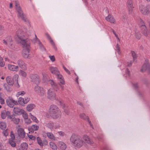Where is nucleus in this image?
Instances as JSON below:
<instances>
[{"label": "nucleus", "mask_w": 150, "mask_h": 150, "mask_svg": "<svg viewBox=\"0 0 150 150\" xmlns=\"http://www.w3.org/2000/svg\"><path fill=\"white\" fill-rule=\"evenodd\" d=\"M16 35L19 39V42L23 46L25 49H24L22 52V55L23 56L29 55V53L30 51V45L29 42H27L26 40H23L22 38L23 35V32L21 29H19L16 32Z\"/></svg>", "instance_id": "1"}, {"label": "nucleus", "mask_w": 150, "mask_h": 150, "mask_svg": "<svg viewBox=\"0 0 150 150\" xmlns=\"http://www.w3.org/2000/svg\"><path fill=\"white\" fill-rule=\"evenodd\" d=\"M47 83L51 85L52 88L49 89L47 92V97L48 98L51 100H54L56 99V94L54 92V89L56 91H58L59 87L57 86V84L51 80H48L47 81Z\"/></svg>", "instance_id": "2"}, {"label": "nucleus", "mask_w": 150, "mask_h": 150, "mask_svg": "<svg viewBox=\"0 0 150 150\" xmlns=\"http://www.w3.org/2000/svg\"><path fill=\"white\" fill-rule=\"evenodd\" d=\"M70 141L71 144L77 148H80L85 144V142L80 136L73 134L71 136Z\"/></svg>", "instance_id": "3"}, {"label": "nucleus", "mask_w": 150, "mask_h": 150, "mask_svg": "<svg viewBox=\"0 0 150 150\" xmlns=\"http://www.w3.org/2000/svg\"><path fill=\"white\" fill-rule=\"evenodd\" d=\"M49 112L50 116L53 119H59L61 117L62 112L59 108L55 105H50Z\"/></svg>", "instance_id": "4"}, {"label": "nucleus", "mask_w": 150, "mask_h": 150, "mask_svg": "<svg viewBox=\"0 0 150 150\" xmlns=\"http://www.w3.org/2000/svg\"><path fill=\"white\" fill-rule=\"evenodd\" d=\"M18 77L19 76L17 74H15L13 78L10 76H8L6 78V82L9 85H13L14 82H16L15 84V86L16 88H18L20 87L18 82Z\"/></svg>", "instance_id": "5"}, {"label": "nucleus", "mask_w": 150, "mask_h": 150, "mask_svg": "<svg viewBox=\"0 0 150 150\" xmlns=\"http://www.w3.org/2000/svg\"><path fill=\"white\" fill-rule=\"evenodd\" d=\"M50 69L52 73L54 74L57 76V79L61 83L62 85L65 84V82L63 77L60 74L59 71L56 67H50Z\"/></svg>", "instance_id": "6"}, {"label": "nucleus", "mask_w": 150, "mask_h": 150, "mask_svg": "<svg viewBox=\"0 0 150 150\" xmlns=\"http://www.w3.org/2000/svg\"><path fill=\"white\" fill-rule=\"evenodd\" d=\"M18 13L17 16L19 18H21L24 22H27L28 24V25L30 26V24L29 21L27 19L26 16L24 14L23 11L21 8L16 9Z\"/></svg>", "instance_id": "7"}, {"label": "nucleus", "mask_w": 150, "mask_h": 150, "mask_svg": "<svg viewBox=\"0 0 150 150\" xmlns=\"http://www.w3.org/2000/svg\"><path fill=\"white\" fill-rule=\"evenodd\" d=\"M34 90L36 93L40 96H43L45 94V90L42 87L37 85L35 87Z\"/></svg>", "instance_id": "8"}, {"label": "nucleus", "mask_w": 150, "mask_h": 150, "mask_svg": "<svg viewBox=\"0 0 150 150\" xmlns=\"http://www.w3.org/2000/svg\"><path fill=\"white\" fill-rule=\"evenodd\" d=\"M45 127L50 129L51 131L53 130L54 129H56L59 128L60 126L58 124H54L52 122H48L45 123Z\"/></svg>", "instance_id": "9"}, {"label": "nucleus", "mask_w": 150, "mask_h": 150, "mask_svg": "<svg viewBox=\"0 0 150 150\" xmlns=\"http://www.w3.org/2000/svg\"><path fill=\"white\" fill-rule=\"evenodd\" d=\"M6 102L7 105L11 108H13L14 105H18V102L13 99L9 97L6 100Z\"/></svg>", "instance_id": "10"}, {"label": "nucleus", "mask_w": 150, "mask_h": 150, "mask_svg": "<svg viewBox=\"0 0 150 150\" xmlns=\"http://www.w3.org/2000/svg\"><path fill=\"white\" fill-rule=\"evenodd\" d=\"M31 81L36 84H38L40 81L39 76L35 74H31L30 76Z\"/></svg>", "instance_id": "11"}, {"label": "nucleus", "mask_w": 150, "mask_h": 150, "mask_svg": "<svg viewBox=\"0 0 150 150\" xmlns=\"http://www.w3.org/2000/svg\"><path fill=\"white\" fill-rule=\"evenodd\" d=\"M35 39L33 40V42L34 43H37L39 48L42 51L45 50V49L41 42H40V40L37 37L36 35H35Z\"/></svg>", "instance_id": "12"}, {"label": "nucleus", "mask_w": 150, "mask_h": 150, "mask_svg": "<svg viewBox=\"0 0 150 150\" xmlns=\"http://www.w3.org/2000/svg\"><path fill=\"white\" fill-rule=\"evenodd\" d=\"M141 71H146L148 73H150V65L148 61H146L143 65Z\"/></svg>", "instance_id": "13"}, {"label": "nucleus", "mask_w": 150, "mask_h": 150, "mask_svg": "<svg viewBox=\"0 0 150 150\" xmlns=\"http://www.w3.org/2000/svg\"><path fill=\"white\" fill-rule=\"evenodd\" d=\"M37 140L38 144L40 146H43L44 145L46 146L48 144V142L47 140H45L42 141L41 138L38 137H37Z\"/></svg>", "instance_id": "14"}, {"label": "nucleus", "mask_w": 150, "mask_h": 150, "mask_svg": "<svg viewBox=\"0 0 150 150\" xmlns=\"http://www.w3.org/2000/svg\"><path fill=\"white\" fill-rule=\"evenodd\" d=\"M17 132L19 137L23 139L25 137V133L23 128H19L17 130Z\"/></svg>", "instance_id": "15"}, {"label": "nucleus", "mask_w": 150, "mask_h": 150, "mask_svg": "<svg viewBox=\"0 0 150 150\" xmlns=\"http://www.w3.org/2000/svg\"><path fill=\"white\" fill-rule=\"evenodd\" d=\"M83 141H84L85 144L86 143L89 144H91L93 143V142L91 140L89 137L87 135H83L82 137Z\"/></svg>", "instance_id": "16"}, {"label": "nucleus", "mask_w": 150, "mask_h": 150, "mask_svg": "<svg viewBox=\"0 0 150 150\" xmlns=\"http://www.w3.org/2000/svg\"><path fill=\"white\" fill-rule=\"evenodd\" d=\"M17 64L19 67L22 70H26L27 67L24 62L21 59H19L17 61Z\"/></svg>", "instance_id": "17"}, {"label": "nucleus", "mask_w": 150, "mask_h": 150, "mask_svg": "<svg viewBox=\"0 0 150 150\" xmlns=\"http://www.w3.org/2000/svg\"><path fill=\"white\" fill-rule=\"evenodd\" d=\"M3 43L5 44L8 45L10 47L12 45V40L11 37H9L7 38L6 40H3Z\"/></svg>", "instance_id": "18"}, {"label": "nucleus", "mask_w": 150, "mask_h": 150, "mask_svg": "<svg viewBox=\"0 0 150 150\" xmlns=\"http://www.w3.org/2000/svg\"><path fill=\"white\" fill-rule=\"evenodd\" d=\"M127 7L129 13H131L133 8L132 0H128L127 2Z\"/></svg>", "instance_id": "19"}, {"label": "nucleus", "mask_w": 150, "mask_h": 150, "mask_svg": "<svg viewBox=\"0 0 150 150\" xmlns=\"http://www.w3.org/2000/svg\"><path fill=\"white\" fill-rule=\"evenodd\" d=\"M142 22L143 23V22L141 20V33L145 36H146L148 35L147 29L145 25L142 24Z\"/></svg>", "instance_id": "20"}, {"label": "nucleus", "mask_w": 150, "mask_h": 150, "mask_svg": "<svg viewBox=\"0 0 150 150\" xmlns=\"http://www.w3.org/2000/svg\"><path fill=\"white\" fill-rule=\"evenodd\" d=\"M8 69L11 71L17 72L18 70V67L14 65L8 64Z\"/></svg>", "instance_id": "21"}, {"label": "nucleus", "mask_w": 150, "mask_h": 150, "mask_svg": "<svg viewBox=\"0 0 150 150\" xmlns=\"http://www.w3.org/2000/svg\"><path fill=\"white\" fill-rule=\"evenodd\" d=\"M39 126L36 125H32L28 128L29 132H34L35 131H37L39 129Z\"/></svg>", "instance_id": "22"}, {"label": "nucleus", "mask_w": 150, "mask_h": 150, "mask_svg": "<svg viewBox=\"0 0 150 150\" xmlns=\"http://www.w3.org/2000/svg\"><path fill=\"white\" fill-rule=\"evenodd\" d=\"M24 110L18 107L14 108L13 109V112L14 113L18 115H21Z\"/></svg>", "instance_id": "23"}, {"label": "nucleus", "mask_w": 150, "mask_h": 150, "mask_svg": "<svg viewBox=\"0 0 150 150\" xmlns=\"http://www.w3.org/2000/svg\"><path fill=\"white\" fill-rule=\"evenodd\" d=\"M105 19L111 23H114L115 22V19L111 15H109L107 17H106Z\"/></svg>", "instance_id": "24"}, {"label": "nucleus", "mask_w": 150, "mask_h": 150, "mask_svg": "<svg viewBox=\"0 0 150 150\" xmlns=\"http://www.w3.org/2000/svg\"><path fill=\"white\" fill-rule=\"evenodd\" d=\"M79 116L81 118L83 119L84 120H87L88 121L90 126L92 127V128L93 129V127H92V125H91V122L89 120V118L88 116H86L85 115V114L84 113H81L80 115Z\"/></svg>", "instance_id": "25"}, {"label": "nucleus", "mask_w": 150, "mask_h": 150, "mask_svg": "<svg viewBox=\"0 0 150 150\" xmlns=\"http://www.w3.org/2000/svg\"><path fill=\"white\" fill-rule=\"evenodd\" d=\"M45 35L46 36L47 38L50 41L51 45L53 47L54 49L55 50H57V48L56 47L54 42L53 40L52 39L50 35L47 33H46Z\"/></svg>", "instance_id": "26"}, {"label": "nucleus", "mask_w": 150, "mask_h": 150, "mask_svg": "<svg viewBox=\"0 0 150 150\" xmlns=\"http://www.w3.org/2000/svg\"><path fill=\"white\" fill-rule=\"evenodd\" d=\"M58 147L62 150H65L67 148L66 144L62 142H58Z\"/></svg>", "instance_id": "27"}, {"label": "nucleus", "mask_w": 150, "mask_h": 150, "mask_svg": "<svg viewBox=\"0 0 150 150\" xmlns=\"http://www.w3.org/2000/svg\"><path fill=\"white\" fill-rule=\"evenodd\" d=\"M46 134L47 136L49 139L52 140H55L56 138L52 133L47 132Z\"/></svg>", "instance_id": "28"}, {"label": "nucleus", "mask_w": 150, "mask_h": 150, "mask_svg": "<svg viewBox=\"0 0 150 150\" xmlns=\"http://www.w3.org/2000/svg\"><path fill=\"white\" fill-rule=\"evenodd\" d=\"M35 107V105L33 104H28L26 107V109L28 112L31 111Z\"/></svg>", "instance_id": "29"}, {"label": "nucleus", "mask_w": 150, "mask_h": 150, "mask_svg": "<svg viewBox=\"0 0 150 150\" xmlns=\"http://www.w3.org/2000/svg\"><path fill=\"white\" fill-rule=\"evenodd\" d=\"M149 6L144 7L142 8V9L141 10L142 13L144 15L148 14L149 12Z\"/></svg>", "instance_id": "30"}, {"label": "nucleus", "mask_w": 150, "mask_h": 150, "mask_svg": "<svg viewBox=\"0 0 150 150\" xmlns=\"http://www.w3.org/2000/svg\"><path fill=\"white\" fill-rule=\"evenodd\" d=\"M28 148V144L25 142L22 143L21 145L20 148L23 150H26Z\"/></svg>", "instance_id": "31"}, {"label": "nucleus", "mask_w": 150, "mask_h": 150, "mask_svg": "<svg viewBox=\"0 0 150 150\" xmlns=\"http://www.w3.org/2000/svg\"><path fill=\"white\" fill-rule=\"evenodd\" d=\"M19 74L23 78H25L27 76L26 72L22 70L19 71Z\"/></svg>", "instance_id": "32"}, {"label": "nucleus", "mask_w": 150, "mask_h": 150, "mask_svg": "<svg viewBox=\"0 0 150 150\" xmlns=\"http://www.w3.org/2000/svg\"><path fill=\"white\" fill-rule=\"evenodd\" d=\"M50 147L54 150H57V147L55 144L53 142H50L49 143Z\"/></svg>", "instance_id": "33"}, {"label": "nucleus", "mask_w": 150, "mask_h": 150, "mask_svg": "<svg viewBox=\"0 0 150 150\" xmlns=\"http://www.w3.org/2000/svg\"><path fill=\"white\" fill-rule=\"evenodd\" d=\"M6 123L4 122H0V128L3 130L6 129Z\"/></svg>", "instance_id": "34"}, {"label": "nucleus", "mask_w": 150, "mask_h": 150, "mask_svg": "<svg viewBox=\"0 0 150 150\" xmlns=\"http://www.w3.org/2000/svg\"><path fill=\"white\" fill-rule=\"evenodd\" d=\"M18 102L19 104L21 106H24L25 104L23 102V98L19 97L18 98Z\"/></svg>", "instance_id": "35"}, {"label": "nucleus", "mask_w": 150, "mask_h": 150, "mask_svg": "<svg viewBox=\"0 0 150 150\" xmlns=\"http://www.w3.org/2000/svg\"><path fill=\"white\" fill-rule=\"evenodd\" d=\"M13 140L11 139H9L8 143L12 147H14L16 146V143Z\"/></svg>", "instance_id": "36"}, {"label": "nucleus", "mask_w": 150, "mask_h": 150, "mask_svg": "<svg viewBox=\"0 0 150 150\" xmlns=\"http://www.w3.org/2000/svg\"><path fill=\"white\" fill-rule=\"evenodd\" d=\"M12 121L16 124H18L20 122V119L18 117H14L13 119L12 120Z\"/></svg>", "instance_id": "37"}, {"label": "nucleus", "mask_w": 150, "mask_h": 150, "mask_svg": "<svg viewBox=\"0 0 150 150\" xmlns=\"http://www.w3.org/2000/svg\"><path fill=\"white\" fill-rule=\"evenodd\" d=\"M4 87L5 90L7 91H10L11 90L9 86L6 83L4 84Z\"/></svg>", "instance_id": "38"}, {"label": "nucleus", "mask_w": 150, "mask_h": 150, "mask_svg": "<svg viewBox=\"0 0 150 150\" xmlns=\"http://www.w3.org/2000/svg\"><path fill=\"white\" fill-rule=\"evenodd\" d=\"M21 114L22 115L23 117L25 120L28 118V115L26 111L24 110L23 112Z\"/></svg>", "instance_id": "39"}, {"label": "nucleus", "mask_w": 150, "mask_h": 150, "mask_svg": "<svg viewBox=\"0 0 150 150\" xmlns=\"http://www.w3.org/2000/svg\"><path fill=\"white\" fill-rule=\"evenodd\" d=\"M25 93V92L23 91H20L18 92L16 94V96L17 97H18L20 96H23Z\"/></svg>", "instance_id": "40"}, {"label": "nucleus", "mask_w": 150, "mask_h": 150, "mask_svg": "<svg viewBox=\"0 0 150 150\" xmlns=\"http://www.w3.org/2000/svg\"><path fill=\"white\" fill-rule=\"evenodd\" d=\"M63 108L64 110V112L66 114H68L69 113V110L67 107L63 105Z\"/></svg>", "instance_id": "41"}, {"label": "nucleus", "mask_w": 150, "mask_h": 150, "mask_svg": "<svg viewBox=\"0 0 150 150\" xmlns=\"http://www.w3.org/2000/svg\"><path fill=\"white\" fill-rule=\"evenodd\" d=\"M5 65V63L2 57H0V67H4Z\"/></svg>", "instance_id": "42"}, {"label": "nucleus", "mask_w": 150, "mask_h": 150, "mask_svg": "<svg viewBox=\"0 0 150 150\" xmlns=\"http://www.w3.org/2000/svg\"><path fill=\"white\" fill-rule=\"evenodd\" d=\"M15 4L16 9L21 8L20 6L19 2L18 1H15Z\"/></svg>", "instance_id": "43"}, {"label": "nucleus", "mask_w": 150, "mask_h": 150, "mask_svg": "<svg viewBox=\"0 0 150 150\" xmlns=\"http://www.w3.org/2000/svg\"><path fill=\"white\" fill-rule=\"evenodd\" d=\"M29 115L31 119L35 121V122H37V121H38V120L37 118L35 117L32 115L31 113H29Z\"/></svg>", "instance_id": "44"}, {"label": "nucleus", "mask_w": 150, "mask_h": 150, "mask_svg": "<svg viewBox=\"0 0 150 150\" xmlns=\"http://www.w3.org/2000/svg\"><path fill=\"white\" fill-rule=\"evenodd\" d=\"M133 87L135 89H137L139 88V86L138 83L137 82H135L133 84Z\"/></svg>", "instance_id": "45"}, {"label": "nucleus", "mask_w": 150, "mask_h": 150, "mask_svg": "<svg viewBox=\"0 0 150 150\" xmlns=\"http://www.w3.org/2000/svg\"><path fill=\"white\" fill-rule=\"evenodd\" d=\"M5 114L6 113H5V112H4V111H3L1 112V115L2 119H4L6 118V116Z\"/></svg>", "instance_id": "46"}, {"label": "nucleus", "mask_w": 150, "mask_h": 150, "mask_svg": "<svg viewBox=\"0 0 150 150\" xmlns=\"http://www.w3.org/2000/svg\"><path fill=\"white\" fill-rule=\"evenodd\" d=\"M125 76H129L130 75V72L128 69H126L125 70Z\"/></svg>", "instance_id": "47"}, {"label": "nucleus", "mask_w": 150, "mask_h": 150, "mask_svg": "<svg viewBox=\"0 0 150 150\" xmlns=\"http://www.w3.org/2000/svg\"><path fill=\"white\" fill-rule=\"evenodd\" d=\"M116 50L117 52L119 54L120 53V47L119 45H118V44H117L116 45Z\"/></svg>", "instance_id": "48"}, {"label": "nucleus", "mask_w": 150, "mask_h": 150, "mask_svg": "<svg viewBox=\"0 0 150 150\" xmlns=\"http://www.w3.org/2000/svg\"><path fill=\"white\" fill-rule=\"evenodd\" d=\"M30 99V98L28 97H25L23 98V102H24V103L25 104H27L29 101Z\"/></svg>", "instance_id": "49"}, {"label": "nucleus", "mask_w": 150, "mask_h": 150, "mask_svg": "<svg viewBox=\"0 0 150 150\" xmlns=\"http://www.w3.org/2000/svg\"><path fill=\"white\" fill-rule=\"evenodd\" d=\"M7 129H6V130H4L3 132V133L4 135L6 137H7L8 135V133L7 132Z\"/></svg>", "instance_id": "50"}, {"label": "nucleus", "mask_w": 150, "mask_h": 150, "mask_svg": "<svg viewBox=\"0 0 150 150\" xmlns=\"http://www.w3.org/2000/svg\"><path fill=\"white\" fill-rule=\"evenodd\" d=\"M14 115H15L14 114H13L12 115H10L7 117V118L11 120L12 121V120H13L14 117Z\"/></svg>", "instance_id": "51"}, {"label": "nucleus", "mask_w": 150, "mask_h": 150, "mask_svg": "<svg viewBox=\"0 0 150 150\" xmlns=\"http://www.w3.org/2000/svg\"><path fill=\"white\" fill-rule=\"evenodd\" d=\"M28 137L29 139L33 140H34L36 139V137H35L32 135H29L28 136Z\"/></svg>", "instance_id": "52"}, {"label": "nucleus", "mask_w": 150, "mask_h": 150, "mask_svg": "<svg viewBox=\"0 0 150 150\" xmlns=\"http://www.w3.org/2000/svg\"><path fill=\"white\" fill-rule=\"evenodd\" d=\"M136 37L137 39H139L140 38V34L139 33L136 32Z\"/></svg>", "instance_id": "53"}, {"label": "nucleus", "mask_w": 150, "mask_h": 150, "mask_svg": "<svg viewBox=\"0 0 150 150\" xmlns=\"http://www.w3.org/2000/svg\"><path fill=\"white\" fill-rule=\"evenodd\" d=\"M63 67L64 68L65 71L68 74H70L71 73L70 71L66 68L64 65L63 66Z\"/></svg>", "instance_id": "54"}, {"label": "nucleus", "mask_w": 150, "mask_h": 150, "mask_svg": "<svg viewBox=\"0 0 150 150\" xmlns=\"http://www.w3.org/2000/svg\"><path fill=\"white\" fill-rule=\"evenodd\" d=\"M10 136L11 137L12 140H14L15 138V137L14 134H13V132H11L10 134Z\"/></svg>", "instance_id": "55"}, {"label": "nucleus", "mask_w": 150, "mask_h": 150, "mask_svg": "<svg viewBox=\"0 0 150 150\" xmlns=\"http://www.w3.org/2000/svg\"><path fill=\"white\" fill-rule=\"evenodd\" d=\"M0 103L1 104H4L5 103L4 100V99L0 97Z\"/></svg>", "instance_id": "56"}, {"label": "nucleus", "mask_w": 150, "mask_h": 150, "mask_svg": "<svg viewBox=\"0 0 150 150\" xmlns=\"http://www.w3.org/2000/svg\"><path fill=\"white\" fill-rule=\"evenodd\" d=\"M4 111L5 112V114L7 117L11 115L10 112L8 111L4 110Z\"/></svg>", "instance_id": "57"}, {"label": "nucleus", "mask_w": 150, "mask_h": 150, "mask_svg": "<svg viewBox=\"0 0 150 150\" xmlns=\"http://www.w3.org/2000/svg\"><path fill=\"white\" fill-rule=\"evenodd\" d=\"M25 122L27 124H30L31 122V121L30 119L28 118L25 119Z\"/></svg>", "instance_id": "58"}, {"label": "nucleus", "mask_w": 150, "mask_h": 150, "mask_svg": "<svg viewBox=\"0 0 150 150\" xmlns=\"http://www.w3.org/2000/svg\"><path fill=\"white\" fill-rule=\"evenodd\" d=\"M3 30V27L0 25V35H1L2 33Z\"/></svg>", "instance_id": "59"}, {"label": "nucleus", "mask_w": 150, "mask_h": 150, "mask_svg": "<svg viewBox=\"0 0 150 150\" xmlns=\"http://www.w3.org/2000/svg\"><path fill=\"white\" fill-rule=\"evenodd\" d=\"M58 133L59 135L61 136H63L64 135V133L62 131H59L58 132Z\"/></svg>", "instance_id": "60"}, {"label": "nucleus", "mask_w": 150, "mask_h": 150, "mask_svg": "<svg viewBox=\"0 0 150 150\" xmlns=\"http://www.w3.org/2000/svg\"><path fill=\"white\" fill-rule=\"evenodd\" d=\"M132 64V61H130L129 62H127V66L128 67H130L131 66Z\"/></svg>", "instance_id": "61"}, {"label": "nucleus", "mask_w": 150, "mask_h": 150, "mask_svg": "<svg viewBox=\"0 0 150 150\" xmlns=\"http://www.w3.org/2000/svg\"><path fill=\"white\" fill-rule=\"evenodd\" d=\"M49 57L52 62L54 61L55 60V57Z\"/></svg>", "instance_id": "62"}, {"label": "nucleus", "mask_w": 150, "mask_h": 150, "mask_svg": "<svg viewBox=\"0 0 150 150\" xmlns=\"http://www.w3.org/2000/svg\"><path fill=\"white\" fill-rule=\"evenodd\" d=\"M131 53L132 56H135V55H136V54L134 51H131Z\"/></svg>", "instance_id": "63"}, {"label": "nucleus", "mask_w": 150, "mask_h": 150, "mask_svg": "<svg viewBox=\"0 0 150 150\" xmlns=\"http://www.w3.org/2000/svg\"><path fill=\"white\" fill-rule=\"evenodd\" d=\"M44 79H45L46 77V74L45 72H43L42 74Z\"/></svg>", "instance_id": "64"}]
</instances>
